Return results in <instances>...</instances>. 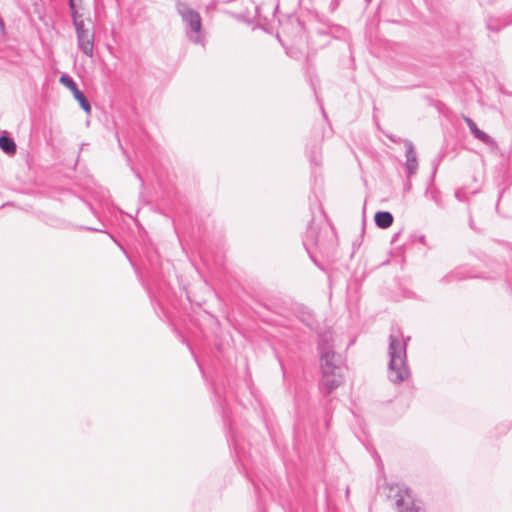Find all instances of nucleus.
<instances>
[{
    "mask_svg": "<svg viewBox=\"0 0 512 512\" xmlns=\"http://www.w3.org/2000/svg\"><path fill=\"white\" fill-rule=\"evenodd\" d=\"M410 337H404L399 329H392L388 345V379L399 384L408 380L411 371L407 363V345Z\"/></svg>",
    "mask_w": 512,
    "mask_h": 512,
    "instance_id": "nucleus-1",
    "label": "nucleus"
},
{
    "mask_svg": "<svg viewBox=\"0 0 512 512\" xmlns=\"http://www.w3.org/2000/svg\"><path fill=\"white\" fill-rule=\"evenodd\" d=\"M317 234V229L313 225H310L307 229L306 236L303 241V244L307 250H309L310 246L317 244Z\"/></svg>",
    "mask_w": 512,
    "mask_h": 512,
    "instance_id": "nucleus-13",
    "label": "nucleus"
},
{
    "mask_svg": "<svg viewBox=\"0 0 512 512\" xmlns=\"http://www.w3.org/2000/svg\"><path fill=\"white\" fill-rule=\"evenodd\" d=\"M375 223L379 228L386 229L393 223V215L388 211H379L374 217Z\"/></svg>",
    "mask_w": 512,
    "mask_h": 512,
    "instance_id": "nucleus-11",
    "label": "nucleus"
},
{
    "mask_svg": "<svg viewBox=\"0 0 512 512\" xmlns=\"http://www.w3.org/2000/svg\"><path fill=\"white\" fill-rule=\"evenodd\" d=\"M410 187H411V183H410V182H408V183H407V185H406V188H407V189H410Z\"/></svg>",
    "mask_w": 512,
    "mask_h": 512,
    "instance_id": "nucleus-19",
    "label": "nucleus"
},
{
    "mask_svg": "<svg viewBox=\"0 0 512 512\" xmlns=\"http://www.w3.org/2000/svg\"><path fill=\"white\" fill-rule=\"evenodd\" d=\"M75 30L78 48L86 56L92 57L94 53V32L85 26V23H76Z\"/></svg>",
    "mask_w": 512,
    "mask_h": 512,
    "instance_id": "nucleus-5",
    "label": "nucleus"
},
{
    "mask_svg": "<svg viewBox=\"0 0 512 512\" xmlns=\"http://www.w3.org/2000/svg\"><path fill=\"white\" fill-rule=\"evenodd\" d=\"M397 512H425L420 501L414 499L412 492L407 487H399L396 494Z\"/></svg>",
    "mask_w": 512,
    "mask_h": 512,
    "instance_id": "nucleus-4",
    "label": "nucleus"
},
{
    "mask_svg": "<svg viewBox=\"0 0 512 512\" xmlns=\"http://www.w3.org/2000/svg\"><path fill=\"white\" fill-rule=\"evenodd\" d=\"M331 335L325 333L321 336L318 349L320 353L322 388L326 393H331L343 382V366L341 355L334 352L330 345Z\"/></svg>",
    "mask_w": 512,
    "mask_h": 512,
    "instance_id": "nucleus-2",
    "label": "nucleus"
},
{
    "mask_svg": "<svg viewBox=\"0 0 512 512\" xmlns=\"http://www.w3.org/2000/svg\"><path fill=\"white\" fill-rule=\"evenodd\" d=\"M432 199L439 204L437 192H431Z\"/></svg>",
    "mask_w": 512,
    "mask_h": 512,
    "instance_id": "nucleus-17",
    "label": "nucleus"
},
{
    "mask_svg": "<svg viewBox=\"0 0 512 512\" xmlns=\"http://www.w3.org/2000/svg\"><path fill=\"white\" fill-rule=\"evenodd\" d=\"M455 198L461 202L468 200V197L463 189H457L455 191Z\"/></svg>",
    "mask_w": 512,
    "mask_h": 512,
    "instance_id": "nucleus-15",
    "label": "nucleus"
},
{
    "mask_svg": "<svg viewBox=\"0 0 512 512\" xmlns=\"http://www.w3.org/2000/svg\"><path fill=\"white\" fill-rule=\"evenodd\" d=\"M488 28L489 29H493L492 25L490 23H488Z\"/></svg>",
    "mask_w": 512,
    "mask_h": 512,
    "instance_id": "nucleus-20",
    "label": "nucleus"
},
{
    "mask_svg": "<svg viewBox=\"0 0 512 512\" xmlns=\"http://www.w3.org/2000/svg\"><path fill=\"white\" fill-rule=\"evenodd\" d=\"M0 148L7 154L13 155L16 152V144L11 137L0 136Z\"/></svg>",
    "mask_w": 512,
    "mask_h": 512,
    "instance_id": "nucleus-12",
    "label": "nucleus"
},
{
    "mask_svg": "<svg viewBox=\"0 0 512 512\" xmlns=\"http://www.w3.org/2000/svg\"><path fill=\"white\" fill-rule=\"evenodd\" d=\"M5 27V24H4V21L2 20V18L0 17V28L1 29H4Z\"/></svg>",
    "mask_w": 512,
    "mask_h": 512,
    "instance_id": "nucleus-18",
    "label": "nucleus"
},
{
    "mask_svg": "<svg viewBox=\"0 0 512 512\" xmlns=\"http://www.w3.org/2000/svg\"><path fill=\"white\" fill-rule=\"evenodd\" d=\"M60 82L70 89L74 98L79 102L81 108L89 113L91 105L85 95L78 89L76 82L68 75L64 74L60 77Z\"/></svg>",
    "mask_w": 512,
    "mask_h": 512,
    "instance_id": "nucleus-8",
    "label": "nucleus"
},
{
    "mask_svg": "<svg viewBox=\"0 0 512 512\" xmlns=\"http://www.w3.org/2000/svg\"><path fill=\"white\" fill-rule=\"evenodd\" d=\"M474 277H475V275H472L466 268L460 267V268L453 270L446 276H444L442 278V281L446 282V283H450V282L460 281V280L474 278Z\"/></svg>",
    "mask_w": 512,
    "mask_h": 512,
    "instance_id": "nucleus-10",
    "label": "nucleus"
},
{
    "mask_svg": "<svg viewBox=\"0 0 512 512\" xmlns=\"http://www.w3.org/2000/svg\"><path fill=\"white\" fill-rule=\"evenodd\" d=\"M176 10L185 25L186 35L189 40L195 44L204 45L201 33L202 19L198 11L192 9L188 4L181 1L176 3Z\"/></svg>",
    "mask_w": 512,
    "mask_h": 512,
    "instance_id": "nucleus-3",
    "label": "nucleus"
},
{
    "mask_svg": "<svg viewBox=\"0 0 512 512\" xmlns=\"http://www.w3.org/2000/svg\"><path fill=\"white\" fill-rule=\"evenodd\" d=\"M70 10L76 9V0H68Z\"/></svg>",
    "mask_w": 512,
    "mask_h": 512,
    "instance_id": "nucleus-16",
    "label": "nucleus"
},
{
    "mask_svg": "<svg viewBox=\"0 0 512 512\" xmlns=\"http://www.w3.org/2000/svg\"><path fill=\"white\" fill-rule=\"evenodd\" d=\"M463 120L469 128L471 135L482 142L486 146H488L492 151L498 149L497 142L486 132L480 130L476 123L468 116H463Z\"/></svg>",
    "mask_w": 512,
    "mask_h": 512,
    "instance_id": "nucleus-6",
    "label": "nucleus"
},
{
    "mask_svg": "<svg viewBox=\"0 0 512 512\" xmlns=\"http://www.w3.org/2000/svg\"><path fill=\"white\" fill-rule=\"evenodd\" d=\"M463 120L469 128L471 135L482 142L486 146H488L492 151L498 149L497 142L486 132L480 130L476 123L468 116H463Z\"/></svg>",
    "mask_w": 512,
    "mask_h": 512,
    "instance_id": "nucleus-7",
    "label": "nucleus"
},
{
    "mask_svg": "<svg viewBox=\"0 0 512 512\" xmlns=\"http://www.w3.org/2000/svg\"><path fill=\"white\" fill-rule=\"evenodd\" d=\"M70 11L74 26H76V23H84V20L81 18V15H79L76 9Z\"/></svg>",
    "mask_w": 512,
    "mask_h": 512,
    "instance_id": "nucleus-14",
    "label": "nucleus"
},
{
    "mask_svg": "<svg viewBox=\"0 0 512 512\" xmlns=\"http://www.w3.org/2000/svg\"><path fill=\"white\" fill-rule=\"evenodd\" d=\"M404 144H405V148H406L405 167H406L407 177L411 178L413 175H415L417 173V170H418L417 155H416L414 145L410 140H405Z\"/></svg>",
    "mask_w": 512,
    "mask_h": 512,
    "instance_id": "nucleus-9",
    "label": "nucleus"
}]
</instances>
